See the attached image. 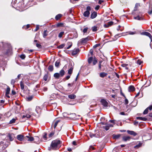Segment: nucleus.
I'll return each instance as SVG.
<instances>
[{
	"instance_id": "44",
	"label": "nucleus",
	"mask_w": 152,
	"mask_h": 152,
	"mask_svg": "<svg viewBox=\"0 0 152 152\" xmlns=\"http://www.w3.org/2000/svg\"><path fill=\"white\" fill-rule=\"evenodd\" d=\"M65 46L64 44H63L61 45H59V46L58 47V48H62L63 47H64Z\"/></svg>"
},
{
	"instance_id": "5",
	"label": "nucleus",
	"mask_w": 152,
	"mask_h": 152,
	"mask_svg": "<svg viewBox=\"0 0 152 152\" xmlns=\"http://www.w3.org/2000/svg\"><path fill=\"white\" fill-rule=\"evenodd\" d=\"M86 10V11L84 12L83 15L85 17H88L89 16L90 14V11L91 10V7L89 6L87 7Z\"/></svg>"
},
{
	"instance_id": "60",
	"label": "nucleus",
	"mask_w": 152,
	"mask_h": 152,
	"mask_svg": "<svg viewBox=\"0 0 152 152\" xmlns=\"http://www.w3.org/2000/svg\"><path fill=\"white\" fill-rule=\"evenodd\" d=\"M54 77L56 79L57 78V73H56L54 74Z\"/></svg>"
},
{
	"instance_id": "46",
	"label": "nucleus",
	"mask_w": 152,
	"mask_h": 152,
	"mask_svg": "<svg viewBox=\"0 0 152 152\" xmlns=\"http://www.w3.org/2000/svg\"><path fill=\"white\" fill-rule=\"evenodd\" d=\"M26 57V56L24 54H22L20 55V57L22 59H24Z\"/></svg>"
},
{
	"instance_id": "33",
	"label": "nucleus",
	"mask_w": 152,
	"mask_h": 152,
	"mask_svg": "<svg viewBox=\"0 0 152 152\" xmlns=\"http://www.w3.org/2000/svg\"><path fill=\"white\" fill-rule=\"evenodd\" d=\"M91 29L93 31L95 32L96 31L98 28L97 26H94L92 27Z\"/></svg>"
},
{
	"instance_id": "26",
	"label": "nucleus",
	"mask_w": 152,
	"mask_h": 152,
	"mask_svg": "<svg viewBox=\"0 0 152 152\" xmlns=\"http://www.w3.org/2000/svg\"><path fill=\"white\" fill-rule=\"evenodd\" d=\"M31 117V115H30L29 114H27L26 115H23L22 117V118L23 119L25 118H26L28 119L30 118Z\"/></svg>"
},
{
	"instance_id": "29",
	"label": "nucleus",
	"mask_w": 152,
	"mask_h": 152,
	"mask_svg": "<svg viewBox=\"0 0 152 152\" xmlns=\"http://www.w3.org/2000/svg\"><path fill=\"white\" fill-rule=\"evenodd\" d=\"M134 18L135 19L138 20H140L142 19V18L139 15H137L136 17H134Z\"/></svg>"
},
{
	"instance_id": "20",
	"label": "nucleus",
	"mask_w": 152,
	"mask_h": 152,
	"mask_svg": "<svg viewBox=\"0 0 152 152\" xmlns=\"http://www.w3.org/2000/svg\"><path fill=\"white\" fill-rule=\"evenodd\" d=\"M57 97V94H56L53 93L51 95V98H52L51 100H53L54 99H56Z\"/></svg>"
},
{
	"instance_id": "24",
	"label": "nucleus",
	"mask_w": 152,
	"mask_h": 152,
	"mask_svg": "<svg viewBox=\"0 0 152 152\" xmlns=\"http://www.w3.org/2000/svg\"><path fill=\"white\" fill-rule=\"evenodd\" d=\"M137 119L138 120H140L143 121H146L147 120V118L145 117H137Z\"/></svg>"
},
{
	"instance_id": "62",
	"label": "nucleus",
	"mask_w": 152,
	"mask_h": 152,
	"mask_svg": "<svg viewBox=\"0 0 152 152\" xmlns=\"http://www.w3.org/2000/svg\"><path fill=\"white\" fill-rule=\"evenodd\" d=\"M104 26L105 28H107L109 27V26L107 23V24H105L104 25Z\"/></svg>"
},
{
	"instance_id": "28",
	"label": "nucleus",
	"mask_w": 152,
	"mask_h": 152,
	"mask_svg": "<svg viewBox=\"0 0 152 152\" xmlns=\"http://www.w3.org/2000/svg\"><path fill=\"white\" fill-rule=\"evenodd\" d=\"M142 143L140 142L137 145H136L134 147V148L136 149H137L140 148L142 145Z\"/></svg>"
},
{
	"instance_id": "53",
	"label": "nucleus",
	"mask_w": 152,
	"mask_h": 152,
	"mask_svg": "<svg viewBox=\"0 0 152 152\" xmlns=\"http://www.w3.org/2000/svg\"><path fill=\"white\" fill-rule=\"evenodd\" d=\"M34 140H36V141H35V142H37V141L39 140V137L37 136H35L34 138Z\"/></svg>"
},
{
	"instance_id": "22",
	"label": "nucleus",
	"mask_w": 152,
	"mask_h": 152,
	"mask_svg": "<svg viewBox=\"0 0 152 152\" xmlns=\"http://www.w3.org/2000/svg\"><path fill=\"white\" fill-rule=\"evenodd\" d=\"M10 91V88L9 87H8L6 89V95L8 97H10V96H8L7 95L9 94Z\"/></svg>"
},
{
	"instance_id": "27",
	"label": "nucleus",
	"mask_w": 152,
	"mask_h": 152,
	"mask_svg": "<svg viewBox=\"0 0 152 152\" xmlns=\"http://www.w3.org/2000/svg\"><path fill=\"white\" fill-rule=\"evenodd\" d=\"M128 64H123L121 65V66L124 67H125V69L126 70H128L129 68L127 66H128Z\"/></svg>"
},
{
	"instance_id": "41",
	"label": "nucleus",
	"mask_w": 152,
	"mask_h": 152,
	"mask_svg": "<svg viewBox=\"0 0 152 152\" xmlns=\"http://www.w3.org/2000/svg\"><path fill=\"white\" fill-rule=\"evenodd\" d=\"M68 44L69 45V46L66 48L67 49H69L71 47L72 45V42H69L68 43Z\"/></svg>"
},
{
	"instance_id": "11",
	"label": "nucleus",
	"mask_w": 152,
	"mask_h": 152,
	"mask_svg": "<svg viewBox=\"0 0 152 152\" xmlns=\"http://www.w3.org/2000/svg\"><path fill=\"white\" fill-rule=\"evenodd\" d=\"M8 137L10 141H12L13 140L14 138V135L13 134H8Z\"/></svg>"
},
{
	"instance_id": "39",
	"label": "nucleus",
	"mask_w": 152,
	"mask_h": 152,
	"mask_svg": "<svg viewBox=\"0 0 152 152\" xmlns=\"http://www.w3.org/2000/svg\"><path fill=\"white\" fill-rule=\"evenodd\" d=\"M73 68L71 67L68 71V73L69 75H71L72 72Z\"/></svg>"
},
{
	"instance_id": "56",
	"label": "nucleus",
	"mask_w": 152,
	"mask_h": 152,
	"mask_svg": "<svg viewBox=\"0 0 152 152\" xmlns=\"http://www.w3.org/2000/svg\"><path fill=\"white\" fill-rule=\"evenodd\" d=\"M99 45H100V44H96V45H95L93 47H94V48H96V47H98Z\"/></svg>"
},
{
	"instance_id": "13",
	"label": "nucleus",
	"mask_w": 152,
	"mask_h": 152,
	"mask_svg": "<svg viewBox=\"0 0 152 152\" xmlns=\"http://www.w3.org/2000/svg\"><path fill=\"white\" fill-rule=\"evenodd\" d=\"M101 103L104 106L107 107L108 104L107 102L104 99H102L101 100Z\"/></svg>"
},
{
	"instance_id": "4",
	"label": "nucleus",
	"mask_w": 152,
	"mask_h": 152,
	"mask_svg": "<svg viewBox=\"0 0 152 152\" xmlns=\"http://www.w3.org/2000/svg\"><path fill=\"white\" fill-rule=\"evenodd\" d=\"M90 37H88L86 38H83L80 39L79 41V44H84L86 43L89 40Z\"/></svg>"
},
{
	"instance_id": "47",
	"label": "nucleus",
	"mask_w": 152,
	"mask_h": 152,
	"mask_svg": "<svg viewBox=\"0 0 152 152\" xmlns=\"http://www.w3.org/2000/svg\"><path fill=\"white\" fill-rule=\"evenodd\" d=\"M43 138L44 139V140H47V134L46 133H45V134L43 136Z\"/></svg>"
},
{
	"instance_id": "61",
	"label": "nucleus",
	"mask_w": 152,
	"mask_h": 152,
	"mask_svg": "<svg viewBox=\"0 0 152 152\" xmlns=\"http://www.w3.org/2000/svg\"><path fill=\"white\" fill-rule=\"evenodd\" d=\"M15 83V81L14 80H12L11 81V84L12 85H13Z\"/></svg>"
},
{
	"instance_id": "58",
	"label": "nucleus",
	"mask_w": 152,
	"mask_h": 152,
	"mask_svg": "<svg viewBox=\"0 0 152 152\" xmlns=\"http://www.w3.org/2000/svg\"><path fill=\"white\" fill-rule=\"evenodd\" d=\"M36 45L37 47L39 48H40L41 46L40 44H38V43H37L36 44Z\"/></svg>"
},
{
	"instance_id": "2",
	"label": "nucleus",
	"mask_w": 152,
	"mask_h": 152,
	"mask_svg": "<svg viewBox=\"0 0 152 152\" xmlns=\"http://www.w3.org/2000/svg\"><path fill=\"white\" fill-rule=\"evenodd\" d=\"M57 125V121H54L51 126V132L49 135V137L51 138L54 134L55 129Z\"/></svg>"
},
{
	"instance_id": "1",
	"label": "nucleus",
	"mask_w": 152,
	"mask_h": 152,
	"mask_svg": "<svg viewBox=\"0 0 152 152\" xmlns=\"http://www.w3.org/2000/svg\"><path fill=\"white\" fill-rule=\"evenodd\" d=\"M2 45L4 49L3 53L4 55L6 56H9L11 55L12 47L11 45L9 44L4 43L3 44L2 42V44L0 45V46Z\"/></svg>"
},
{
	"instance_id": "25",
	"label": "nucleus",
	"mask_w": 152,
	"mask_h": 152,
	"mask_svg": "<svg viewBox=\"0 0 152 152\" xmlns=\"http://www.w3.org/2000/svg\"><path fill=\"white\" fill-rule=\"evenodd\" d=\"M35 110L37 113H39L41 112V109L40 107L37 106Z\"/></svg>"
},
{
	"instance_id": "37",
	"label": "nucleus",
	"mask_w": 152,
	"mask_h": 152,
	"mask_svg": "<svg viewBox=\"0 0 152 152\" xmlns=\"http://www.w3.org/2000/svg\"><path fill=\"white\" fill-rule=\"evenodd\" d=\"M64 34V31H61L60 32L58 35V37L59 38H61L62 36Z\"/></svg>"
},
{
	"instance_id": "7",
	"label": "nucleus",
	"mask_w": 152,
	"mask_h": 152,
	"mask_svg": "<svg viewBox=\"0 0 152 152\" xmlns=\"http://www.w3.org/2000/svg\"><path fill=\"white\" fill-rule=\"evenodd\" d=\"M66 66H65L61 71L59 73H58V78L60 76V75H61V76H62L64 75L65 72L64 71V69H66Z\"/></svg>"
},
{
	"instance_id": "57",
	"label": "nucleus",
	"mask_w": 152,
	"mask_h": 152,
	"mask_svg": "<svg viewBox=\"0 0 152 152\" xmlns=\"http://www.w3.org/2000/svg\"><path fill=\"white\" fill-rule=\"evenodd\" d=\"M99 7L100 6L99 5H97L95 7V9L96 10H98L99 9Z\"/></svg>"
},
{
	"instance_id": "48",
	"label": "nucleus",
	"mask_w": 152,
	"mask_h": 152,
	"mask_svg": "<svg viewBox=\"0 0 152 152\" xmlns=\"http://www.w3.org/2000/svg\"><path fill=\"white\" fill-rule=\"evenodd\" d=\"M93 62V64L92 65H95L97 62V61L95 59L94 60Z\"/></svg>"
},
{
	"instance_id": "55",
	"label": "nucleus",
	"mask_w": 152,
	"mask_h": 152,
	"mask_svg": "<svg viewBox=\"0 0 152 152\" xmlns=\"http://www.w3.org/2000/svg\"><path fill=\"white\" fill-rule=\"evenodd\" d=\"M125 98V104H127L128 103V101L126 98Z\"/></svg>"
},
{
	"instance_id": "9",
	"label": "nucleus",
	"mask_w": 152,
	"mask_h": 152,
	"mask_svg": "<svg viewBox=\"0 0 152 152\" xmlns=\"http://www.w3.org/2000/svg\"><path fill=\"white\" fill-rule=\"evenodd\" d=\"M24 138V136L22 134H19L17 136L18 140L20 141H23Z\"/></svg>"
},
{
	"instance_id": "64",
	"label": "nucleus",
	"mask_w": 152,
	"mask_h": 152,
	"mask_svg": "<svg viewBox=\"0 0 152 152\" xmlns=\"http://www.w3.org/2000/svg\"><path fill=\"white\" fill-rule=\"evenodd\" d=\"M12 93L13 95H15L16 94V92L14 90H12Z\"/></svg>"
},
{
	"instance_id": "6",
	"label": "nucleus",
	"mask_w": 152,
	"mask_h": 152,
	"mask_svg": "<svg viewBox=\"0 0 152 152\" xmlns=\"http://www.w3.org/2000/svg\"><path fill=\"white\" fill-rule=\"evenodd\" d=\"M140 34L141 35H145L151 39V42H152V36L150 33L144 31L141 32Z\"/></svg>"
},
{
	"instance_id": "19",
	"label": "nucleus",
	"mask_w": 152,
	"mask_h": 152,
	"mask_svg": "<svg viewBox=\"0 0 152 152\" xmlns=\"http://www.w3.org/2000/svg\"><path fill=\"white\" fill-rule=\"evenodd\" d=\"M68 97L71 99H74L76 98V96L73 94H72L69 95H68Z\"/></svg>"
},
{
	"instance_id": "54",
	"label": "nucleus",
	"mask_w": 152,
	"mask_h": 152,
	"mask_svg": "<svg viewBox=\"0 0 152 152\" xmlns=\"http://www.w3.org/2000/svg\"><path fill=\"white\" fill-rule=\"evenodd\" d=\"M127 33H128V34H131V35H133V34H135V32H132V31H129V32H128Z\"/></svg>"
},
{
	"instance_id": "34",
	"label": "nucleus",
	"mask_w": 152,
	"mask_h": 152,
	"mask_svg": "<svg viewBox=\"0 0 152 152\" xmlns=\"http://www.w3.org/2000/svg\"><path fill=\"white\" fill-rule=\"evenodd\" d=\"M89 136L91 138H92L94 137H96L97 136H96V135L95 134H94L91 133H89Z\"/></svg>"
},
{
	"instance_id": "50",
	"label": "nucleus",
	"mask_w": 152,
	"mask_h": 152,
	"mask_svg": "<svg viewBox=\"0 0 152 152\" xmlns=\"http://www.w3.org/2000/svg\"><path fill=\"white\" fill-rule=\"evenodd\" d=\"M113 23L112 21H110V22H109L108 23V24L109 26L113 25Z\"/></svg>"
},
{
	"instance_id": "35",
	"label": "nucleus",
	"mask_w": 152,
	"mask_h": 152,
	"mask_svg": "<svg viewBox=\"0 0 152 152\" xmlns=\"http://www.w3.org/2000/svg\"><path fill=\"white\" fill-rule=\"evenodd\" d=\"M53 66L52 65H50L48 68V70L50 71H52L53 70Z\"/></svg>"
},
{
	"instance_id": "16",
	"label": "nucleus",
	"mask_w": 152,
	"mask_h": 152,
	"mask_svg": "<svg viewBox=\"0 0 152 152\" xmlns=\"http://www.w3.org/2000/svg\"><path fill=\"white\" fill-rule=\"evenodd\" d=\"M65 24L64 23H58V28L64 27Z\"/></svg>"
},
{
	"instance_id": "40",
	"label": "nucleus",
	"mask_w": 152,
	"mask_h": 152,
	"mask_svg": "<svg viewBox=\"0 0 152 152\" xmlns=\"http://www.w3.org/2000/svg\"><path fill=\"white\" fill-rule=\"evenodd\" d=\"M148 13L149 14H151L152 13V7H150Z\"/></svg>"
},
{
	"instance_id": "52",
	"label": "nucleus",
	"mask_w": 152,
	"mask_h": 152,
	"mask_svg": "<svg viewBox=\"0 0 152 152\" xmlns=\"http://www.w3.org/2000/svg\"><path fill=\"white\" fill-rule=\"evenodd\" d=\"M137 63L139 64V65H140L141 63H142V61L140 60H138L137 61Z\"/></svg>"
},
{
	"instance_id": "31",
	"label": "nucleus",
	"mask_w": 152,
	"mask_h": 152,
	"mask_svg": "<svg viewBox=\"0 0 152 152\" xmlns=\"http://www.w3.org/2000/svg\"><path fill=\"white\" fill-rule=\"evenodd\" d=\"M61 144L62 142L59 140H58V149L61 147Z\"/></svg>"
},
{
	"instance_id": "43",
	"label": "nucleus",
	"mask_w": 152,
	"mask_h": 152,
	"mask_svg": "<svg viewBox=\"0 0 152 152\" xmlns=\"http://www.w3.org/2000/svg\"><path fill=\"white\" fill-rule=\"evenodd\" d=\"M48 77L47 75H45L43 77L44 80L45 81H46L48 80Z\"/></svg>"
},
{
	"instance_id": "3",
	"label": "nucleus",
	"mask_w": 152,
	"mask_h": 152,
	"mask_svg": "<svg viewBox=\"0 0 152 152\" xmlns=\"http://www.w3.org/2000/svg\"><path fill=\"white\" fill-rule=\"evenodd\" d=\"M57 148V140H55L52 141L50 147L48 148V150H56Z\"/></svg>"
},
{
	"instance_id": "30",
	"label": "nucleus",
	"mask_w": 152,
	"mask_h": 152,
	"mask_svg": "<svg viewBox=\"0 0 152 152\" xmlns=\"http://www.w3.org/2000/svg\"><path fill=\"white\" fill-rule=\"evenodd\" d=\"M121 136L120 134H118L117 135H113V138L114 139H118Z\"/></svg>"
},
{
	"instance_id": "12",
	"label": "nucleus",
	"mask_w": 152,
	"mask_h": 152,
	"mask_svg": "<svg viewBox=\"0 0 152 152\" xmlns=\"http://www.w3.org/2000/svg\"><path fill=\"white\" fill-rule=\"evenodd\" d=\"M25 138L27 139V140L30 142H31L34 140V138L31 137H29L28 136H26L25 137Z\"/></svg>"
},
{
	"instance_id": "17",
	"label": "nucleus",
	"mask_w": 152,
	"mask_h": 152,
	"mask_svg": "<svg viewBox=\"0 0 152 152\" xmlns=\"http://www.w3.org/2000/svg\"><path fill=\"white\" fill-rule=\"evenodd\" d=\"M130 139V137L128 136H124L122 138L123 140L124 141L129 140Z\"/></svg>"
},
{
	"instance_id": "21",
	"label": "nucleus",
	"mask_w": 152,
	"mask_h": 152,
	"mask_svg": "<svg viewBox=\"0 0 152 152\" xmlns=\"http://www.w3.org/2000/svg\"><path fill=\"white\" fill-rule=\"evenodd\" d=\"M48 34L49 32L47 30H45L43 32V37H45L48 35Z\"/></svg>"
},
{
	"instance_id": "42",
	"label": "nucleus",
	"mask_w": 152,
	"mask_h": 152,
	"mask_svg": "<svg viewBox=\"0 0 152 152\" xmlns=\"http://www.w3.org/2000/svg\"><path fill=\"white\" fill-rule=\"evenodd\" d=\"M148 108H146L144 111L143 113V114H147L148 113Z\"/></svg>"
},
{
	"instance_id": "23",
	"label": "nucleus",
	"mask_w": 152,
	"mask_h": 152,
	"mask_svg": "<svg viewBox=\"0 0 152 152\" xmlns=\"http://www.w3.org/2000/svg\"><path fill=\"white\" fill-rule=\"evenodd\" d=\"M107 75V74L104 72L101 73L99 74V76L101 77H104L106 76Z\"/></svg>"
},
{
	"instance_id": "14",
	"label": "nucleus",
	"mask_w": 152,
	"mask_h": 152,
	"mask_svg": "<svg viewBox=\"0 0 152 152\" xmlns=\"http://www.w3.org/2000/svg\"><path fill=\"white\" fill-rule=\"evenodd\" d=\"M79 51V49L77 48L74 49L72 51V54L73 56H75L77 54Z\"/></svg>"
},
{
	"instance_id": "51",
	"label": "nucleus",
	"mask_w": 152,
	"mask_h": 152,
	"mask_svg": "<svg viewBox=\"0 0 152 152\" xmlns=\"http://www.w3.org/2000/svg\"><path fill=\"white\" fill-rule=\"evenodd\" d=\"M39 26L38 25H37L36 27V28L35 29L34 31H37L39 29Z\"/></svg>"
},
{
	"instance_id": "36",
	"label": "nucleus",
	"mask_w": 152,
	"mask_h": 152,
	"mask_svg": "<svg viewBox=\"0 0 152 152\" xmlns=\"http://www.w3.org/2000/svg\"><path fill=\"white\" fill-rule=\"evenodd\" d=\"M16 121V119L14 118H12V120H11L9 123L10 124H12L15 123Z\"/></svg>"
},
{
	"instance_id": "45",
	"label": "nucleus",
	"mask_w": 152,
	"mask_h": 152,
	"mask_svg": "<svg viewBox=\"0 0 152 152\" xmlns=\"http://www.w3.org/2000/svg\"><path fill=\"white\" fill-rule=\"evenodd\" d=\"M88 28L87 27H86L83 30V32L84 33V34H85V33H86L88 29Z\"/></svg>"
},
{
	"instance_id": "8",
	"label": "nucleus",
	"mask_w": 152,
	"mask_h": 152,
	"mask_svg": "<svg viewBox=\"0 0 152 152\" xmlns=\"http://www.w3.org/2000/svg\"><path fill=\"white\" fill-rule=\"evenodd\" d=\"M101 124H102L104 125V126H103L102 127L103 129L105 130L106 131H107L109 129V126L107 125V124L105 123V124H104L103 122L101 123Z\"/></svg>"
},
{
	"instance_id": "38",
	"label": "nucleus",
	"mask_w": 152,
	"mask_h": 152,
	"mask_svg": "<svg viewBox=\"0 0 152 152\" xmlns=\"http://www.w3.org/2000/svg\"><path fill=\"white\" fill-rule=\"evenodd\" d=\"M20 85L21 89L22 90H23L24 89V86L22 81L20 82Z\"/></svg>"
},
{
	"instance_id": "59",
	"label": "nucleus",
	"mask_w": 152,
	"mask_h": 152,
	"mask_svg": "<svg viewBox=\"0 0 152 152\" xmlns=\"http://www.w3.org/2000/svg\"><path fill=\"white\" fill-rule=\"evenodd\" d=\"M120 114L122 115H126V114H125L124 112H121L120 113Z\"/></svg>"
},
{
	"instance_id": "63",
	"label": "nucleus",
	"mask_w": 152,
	"mask_h": 152,
	"mask_svg": "<svg viewBox=\"0 0 152 152\" xmlns=\"http://www.w3.org/2000/svg\"><path fill=\"white\" fill-rule=\"evenodd\" d=\"M147 108H148V109L151 110L152 109V105H151L149 107H147Z\"/></svg>"
},
{
	"instance_id": "15",
	"label": "nucleus",
	"mask_w": 152,
	"mask_h": 152,
	"mask_svg": "<svg viewBox=\"0 0 152 152\" xmlns=\"http://www.w3.org/2000/svg\"><path fill=\"white\" fill-rule=\"evenodd\" d=\"M97 15V13L96 12H94L91 14V19H94L95 18Z\"/></svg>"
},
{
	"instance_id": "49",
	"label": "nucleus",
	"mask_w": 152,
	"mask_h": 152,
	"mask_svg": "<svg viewBox=\"0 0 152 152\" xmlns=\"http://www.w3.org/2000/svg\"><path fill=\"white\" fill-rule=\"evenodd\" d=\"M62 16V15L61 14H58V20L60 19Z\"/></svg>"
},
{
	"instance_id": "10",
	"label": "nucleus",
	"mask_w": 152,
	"mask_h": 152,
	"mask_svg": "<svg viewBox=\"0 0 152 152\" xmlns=\"http://www.w3.org/2000/svg\"><path fill=\"white\" fill-rule=\"evenodd\" d=\"M127 132L128 134L134 136H135L137 135V134L133 131L127 130Z\"/></svg>"
},
{
	"instance_id": "32",
	"label": "nucleus",
	"mask_w": 152,
	"mask_h": 152,
	"mask_svg": "<svg viewBox=\"0 0 152 152\" xmlns=\"http://www.w3.org/2000/svg\"><path fill=\"white\" fill-rule=\"evenodd\" d=\"M93 58L92 57H89L88 59V61L89 64H91L93 61Z\"/></svg>"
},
{
	"instance_id": "18",
	"label": "nucleus",
	"mask_w": 152,
	"mask_h": 152,
	"mask_svg": "<svg viewBox=\"0 0 152 152\" xmlns=\"http://www.w3.org/2000/svg\"><path fill=\"white\" fill-rule=\"evenodd\" d=\"M135 88L133 86H130L128 88V90L129 92H132L134 91Z\"/></svg>"
}]
</instances>
